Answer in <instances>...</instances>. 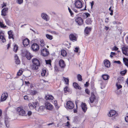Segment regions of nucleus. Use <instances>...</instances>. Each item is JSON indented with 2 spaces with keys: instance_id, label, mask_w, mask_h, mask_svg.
<instances>
[{
  "instance_id": "obj_1",
  "label": "nucleus",
  "mask_w": 128,
  "mask_h": 128,
  "mask_svg": "<svg viewBox=\"0 0 128 128\" xmlns=\"http://www.w3.org/2000/svg\"><path fill=\"white\" fill-rule=\"evenodd\" d=\"M28 106H25L24 107L20 106L17 108L16 110L17 113L19 115L22 116H26L27 115L26 112L28 111Z\"/></svg>"
},
{
  "instance_id": "obj_2",
  "label": "nucleus",
  "mask_w": 128,
  "mask_h": 128,
  "mask_svg": "<svg viewBox=\"0 0 128 128\" xmlns=\"http://www.w3.org/2000/svg\"><path fill=\"white\" fill-rule=\"evenodd\" d=\"M33 64L31 66L32 68L34 70H37L40 66V63L39 60L37 59L34 58L32 60Z\"/></svg>"
},
{
  "instance_id": "obj_3",
  "label": "nucleus",
  "mask_w": 128,
  "mask_h": 128,
  "mask_svg": "<svg viewBox=\"0 0 128 128\" xmlns=\"http://www.w3.org/2000/svg\"><path fill=\"white\" fill-rule=\"evenodd\" d=\"M91 89L92 91L91 92V96L90 98V100L91 103H92L96 99L95 95L96 93V89L94 87H93V88H92Z\"/></svg>"
},
{
  "instance_id": "obj_4",
  "label": "nucleus",
  "mask_w": 128,
  "mask_h": 128,
  "mask_svg": "<svg viewBox=\"0 0 128 128\" xmlns=\"http://www.w3.org/2000/svg\"><path fill=\"white\" fill-rule=\"evenodd\" d=\"M74 4L75 7L78 8H81L82 7V0H75Z\"/></svg>"
},
{
  "instance_id": "obj_5",
  "label": "nucleus",
  "mask_w": 128,
  "mask_h": 128,
  "mask_svg": "<svg viewBox=\"0 0 128 128\" xmlns=\"http://www.w3.org/2000/svg\"><path fill=\"white\" fill-rule=\"evenodd\" d=\"M41 54L44 56H48L49 54L48 50L46 48L41 50Z\"/></svg>"
},
{
  "instance_id": "obj_6",
  "label": "nucleus",
  "mask_w": 128,
  "mask_h": 128,
  "mask_svg": "<svg viewBox=\"0 0 128 128\" xmlns=\"http://www.w3.org/2000/svg\"><path fill=\"white\" fill-rule=\"evenodd\" d=\"M31 48L33 51L37 52L39 50L40 47L37 43H34L32 44Z\"/></svg>"
},
{
  "instance_id": "obj_7",
  "label": "nucleus",
  "mask_w": 128,
  "mask_h": 128,
  "mask_svg": "<svg viewBox=\"0 0 128 128\" xmlns=\"http://www.w3.org/2000/svg\"><path fill=\"white\" fill-rule=\"evenodd\" d=\"M8 96V94L6 92H4L2 94L1 96L0 101L4 102L5 101Z\"/></svg>"
},
{
  "instance_id": "obj_8",
  "label": "nucleus",
  "mask_w": 128,
  "mask_h": 128,
  "mask_svg": "<svg viewBox=\"0 0 128 128\" xmlns=\"http://www.w3.org/2000/svg\"><path fill=\"white\" fill-rule=\"evenodd\" d=\"M8 38L9 39H12L13 40L14 39V33L12 30H10L8 32Z\"/></svg>"
},
{
  "instance_id": "obj_9",
  "label": "nucleus",
  "mask_w": 128,
  "mask_h": 128,
  "mask_svg": "<svg viewBox=\"0 0 128 128\" xmlns=\"http://www.w3.org/2000/svg\"><path fill=\"white\" fill-rule=\"evenodd\" d=\"M76 21L79 25H81L83 23V20L80 17H77L76 18Z\"/></svg>"
},
{
  "instance_id": "obj_10",
  "label": "nucleus",
  "mask_w": 128,
  "mask_h": 128,
  "mask_svg": "<svg viewBox=\"0 0 128 128\" xmlns=\"http://www.w3.org/2000/svg\"><path fill=\"white\" fill-rule=\"evenodd\" d=\"M30 42V40L28 38H26L23 40V44L24 47H26L29 44Z\"/></svg>"
},
{
  "instance_id": "obj_11",
  "label": "nucleus",
  "mask_w": 128,
  "mask_h": 128,
  "mask_svg": "<svg viewBox=\"0 0 128 128\" xmlns=\"http://www.w3.org/2000/svg\"><path fill=\"white\" fill-rule=\"evenodd\" d=\"M69 38L70 40L73 42L76 41L77 40V38L74 34H71L69 36Z\"/></svg>"
},
{
  "instance_id": "obj_12",
  "label": "nucleus",
  "mask_w": 128,
  "mask_h": 128,
  "mask_svg": "<svg viewBox=\"0 0 128 128\" xmlns=\"http://www.w3.org/2000/svg\"><path fill=\"white\" fill-rule=\"evenodd\" d=\"M8 8H5L3 9L1 11V15L4 16L6 15V13L8 12Z\"/></svg>"
},
{
  "instance_id": "obj_13",
  "label": "nucleus",
  "mask_w": 128,
  "mask_h": 128,
  "mask_svg": "<svg viewBox=\"0 0 128 128\" xmlns=\"http://www.w3.org/2000/svg\"><path fill=\"white\" fill-rule=\"evenodd\" d=\"M92 28L86 27L84 30V32L86 34H89L92 30Z\"/></svg>"
},
{
  "instance_id": "obj_14",
  "label": "nucleus",
  "mask_w": 128,
  "mask_h": 128,
  "mask_svg": "<svg viewBox=\"0 0 128 128\" xmlns=\"http://www.w3.org/2000/svg\"><path fill=\"white\" fill-rule=\"evenodd\" d=\"M122 50L123 54L128 56V54H127V52L128 51V48L127 47H123L122 48Z\"/></svg>"
},
{
  "instance_id": "obj_15",
  "label": "nucleus",
  "mask_w": 128,
  "mask_h": 128,
  "mask_svg": "<svg viewBox=\"0 0 128 128\" xmlns=\"http://www.w3.org/2000/svg\"><path fill=\"white\" fill-rule=\"evenodd\" d=\"M9 119L8 118H7V117H6L5 118L4 123L6 126L7 128H8L9 126Z\"/></svg>"
},
{
  "instance_id": "obj_16",
  "label": "nucleus",
  "mask_w": 128,
  "mask_h": 128,
  "mask_svg": "<svg viewBox=\"0 0 128 128\" xmlns=\"http://www.w3.org/2000/svg\"><path fill=\"white\" fill-rule=\"evenodd\" d=\"M42 18L46 21L49 20V18L48 16L46 14L42 13Z\"/></svg>"
},
{
  "instance_id": "obj_17",
  "label": "nucleus",
  "mask_w": 128,
  "mask_h": 128,
  "mask_svg": "<svg viewBox=\"0 0 128 128\" xmlns=\"http://www.w3.org/2000/svg\"><path fill=\"white\" fill-rule=\"evenodd\" d=\"M25 56L28 60H30L32 57V56L30 52H27L26 53Z\"/></svg>"
},
{
  "instance_id": "obj_18",
  "label": "nucleus",
  "mask_w": 128,
  "mask_h": 128,
  "mask_svg": "<svg viewBox=\"0 0 128 128\" xmlns=\"http://www.w3.org/2000/svg\"><path fill=\"white\" fill-rule=\"evenodd\" d=\"M104 66L107 68L110 67V63L109 61L107 60H106L104 61Z\"/></svg>"
},
{
  "instance_id": "obj_19",
  "label": "nucleus",
  "mask_w": 128,
  "mask_h": 128,
  "mask_svg": "<svg viewBox=\"0 0 128 128\" xmlns=\"http://www.w3.org/2000/svg\"><path fill=\"white\" fill-rule=\"evenodd\" d=\"M45 99L46 100H52L54 98V97L53 96L51 95H46L45 96Z\"/></svg>"
},
{
  "instance_id": "obj_20",
  "label": "nucleus",
  "mask_w": 128,
  "mask_h": 128,
  "mask_svg": "<svg viewBox=\"0 0 128 128\" xmlns=\"http://www.w3.org/2000/svg\"><path fill=\"white\" fill-rule=\"evenodd\" d=\"M59 64L62 68H63L64 67V61L62 59L60 60L59 62Z\"/></svg>"
},
{
  "instance_id": "obj_21",
  "label": "nucleus",
  "mask_w": 128,
  "mask_h": 128,
  "mask_svg": "<svg viewBox=\"0 0 128 128\" xmlns=\"http://www.w3.org/2000/svg\"><path fill=\"white\" fill-rule=\"evenodd\" d=\"M4 19L6 24L8 26H10L11 24L10 21L6 17H4Z\"/></svg>"
},
{
  "instance_id": "obj_22",
  "label": "nucleus",
  "mask_w": 128,
  "mask_h": 128,
  "mask_svg": "<svg viewBox=\"0 0 128 128\" xmlns=\"http://www.w3.org/2000/svg\"><path fill=\"white\" fill-rule=\"evenodd\" d=\"M116 113V112L114 110H110L108 114V116H112L114 115Z\"/></svg>"
},
{
  "instance_id": "obj_23",
  "label": "nucleus",
  "mask_w": 128,
  "mask_h": 128,
  "mask_svg": "<svg viewBox=\"0 0 128 128\" xmlns=\"http://www.w3.org/2000/svg\"><path fill=\"white\" fill-rule=\"evenodd\" d=\"M71 90L68 86H66L64 88V93H71Z\"/></svg>"
},
{
  "instance_id": "obj_24",
  "label": "nucleus",
  "mask_w": 128,
  "mask_h": 128,
  "mask_svg": "<svg viewBox=\"0 0 128 128\" xmlns=\"http://www.w3.org/2000/svg\"><path fill=\"white\" fill-rule=\"evenodd\" d=\"M92 22V20L90 18L86 19V24L88 25L91 24Z\"/></svg>"
},
{
  "instance_id": "obj_25",
  "label": "nucleus",
  "mask_w": 128,
  "mask_h": 128,
  "mask_svg": "<svg viewBox=\"0 0 128 128\" xmlns=\"http://www.w3.org/2000/svg\"><path fill=\"white\" fill-rule=\"evenodd\" d=\"M73 86L74 88L76 89L81 90V88L78 85V84L76 82H74L73 84Z\"/></svg>"
},
{
  "instance_id": "obj_26",
  "label": "nucleus",
  "mask_w": 128,
  "mask_h": 128,
  "mask_svg": "<svg viewBox=\"0 0 128 128\" xmlns=\"http://www.w3.org/2000/svg\"><path fill=\"white\" fill-rule=\"evenodd\" d=\"M45 107L46 109L49 110H52L53 106L52 104H45Z\"/></svg>"
},
{
  "instance_id": "obj_27",
  "label": "nucleus",
  "mask_w": 128,
  "mask_h": 128,
  "mask_svg": "<svg viewBox=\"0 0 128 128\" xmlns=\"http://www.w3.org/2000/svg\"><path fill=\"white\" fill-rule=\"evenodd\" d=\"M102 77L104 80H106L109 79L110 76L107 74H104L102 76Z\"/></svg>"
},
{
  "instance_id": "obj_28",
  "label": "nucleus",
  "mask_w": 128,
  "mask_h": 128,
  "mask_svg": "<svg viewBox=\"0 0 128 128\" xmlns=\"http://www.w3.org/2000/svg\"><path fill=\"white\" fill-rule=\"evenodd\" d=\"M81 106L82 107L83 112H85L87 110V108L86 107V104H81Z\"/></svg>"
},
{
  "instance_id": "obj_29",
  "label": "nucleus",
  "mask_w": 128,
  "mask_h": 128,
  "mask_svg": "<svg viewBox=\"0 0 128 128\" xmlns=\"http://www.w3.org/2000/svg\"><path fill=\"white\" fill-rule=\"evenodd\" d=\"M46 70H45L43 69L41 72V75L42 76H47L48 74L47 72H46Z\"/></svg>"
},
{
  "instance_id": "obj_30",
  "label": "nucleus",
  "mask_w": 128,
  "mask_h": 128,
  "mask_svg": "<svg viewBox=\"0 0 128 128\" xmlns=\"http://www.w3.org/2000/svg\"><path fill=\"white\" fill-rule=\"evenodd\" d=\"M123 60L124 64L128 67V58H124L123 59Z\"/></svg>"
},
{
  "instance_id": "obj_31",
  "label": "nucleus",
  "mask_w": 128,
  "mask_h": 128,
  "mask_svg": "<svg viewBox=\"0 0 128 128\" xmlns=\"http://www.w3.org/2000/svg\"><path fill=\"white\" fill-rule=\"evenodd\" d=\"M90 16V14L88 12L84 13L82 15V17H84V18H86Z\"/></svg>"
},
{
  "instance_id": "obj_32",
  "label": "nucleus",
  "mask_w": 128,
  "mask_h": 128,
  "mask_svg": "<svg viewBox=\"0 0 128 128\" xmlns=\"http://www.w3.org/2000/svg\"><path fill=\"white\" fill-rule=\"evenodd\" d=\"M0 39L1 40V41H2V42L4 43L6 42V40L4 36H0Z\"/></svg>"
},
{
  "instance_id": "obj_33",
  "label": "nucleus",
  "mask_w": 128,
  "mask_h": 128,
  "mask_svg": "<svg viewBox=\"0 0 128 128\" xmlns=\"http://www.w3.org/2000/svg\"><path fill=\"white\" fill-rule=\"evenodd\" d=\"M66 107L70 109L73 108L74 107V104H66Z\"/></svg>"
},
{
  "instance_id": "obj_34",
  "label": "nucleus",
  "mask_w": 128,
  "mask_h": 128,
  "mask_svg": "<svg viewBox=\"0 0 128 128\" xmlns=\"http://www.w3.org/2000/svg\"><path fill=\"white\" fill-rule=\"evenodd\" d=\"M0 27L1 28H4L6 27V26L4 25L3 24V22L0 21Z\"/></svg>"
},
{
  "instance_id": "obj_35",
  "label": "nucleus",
  "mask_w": 128,
  "mask_h": 128,
  "mask_svg": "<svg viewBox=\"0 0 128 128\" xmlns=\"http://www.w3.org/2000/svg\"><path fill=\"white\" fill-rule=\"evenodd\" d=\"M40 46L42 47H43L45 45V42L44 40H41L40 41Z\"/></svg>"
},
{
  "instance_id": "obj_36",
  "label": "nucleus",
  "mask_w": 128,
  "mask_h": 128,
  "mask_svg": "<svg viewBox=\"0 0 128 128\" xmlns=\"http://www.w3.org/2000/svg\"><path fill=\"white\" fill-rule=\"evenodd\" d=\"M46 37L50 40H52L53 38L52 36L48 34H46Z\"/></svg>"
},
{
  "instance_id": "obj_37",
  "label": "nucleus",
  "mask_w": 128,
  "mask_h": 128,
  "mask_svg": "<svg viewBox=\"0 0 128 128\" xmlns=\"http://www.w3.org/2000/svg\"><path fill=\"white\" fill-rule=\"evenodd\" d=\"M18 46L16 44H15L14 46V50L15 52H16L18 50Z\"/></svg>"
},
{
  "instance_id": "obj_38",
  "label": "nucleus",
  "mask_w": 128,
  "mask_h": 128,
  "mask_svg": "<svg viewBox=\"0 0 128 128\" xmlns=\"http://www.w3.org/2000/svg\"><path fill=\"white\" fill-rule=\"evenodd\" d=\"M34 105H35L34 107V109L35 110L38 111H39V107L40 106L38 105V104H33Z\"/></svg>"
},
{
  "instance_id": "obj_39",
  "label": "nucleus",
  "mask_w": 128,
  "mask_h": 128,
  "mask_svg": "<svg viewBox=\"0 0 128 128\" xmlns=\"http://www.w3.org/2000/svg\"><path fill=\"white\" fill-rule=\"evenodd\" d=\"M64 82H65L66 84L67 85L69 84V80L68 78H64Z\"/></svg>"
},
{
  "instance_id": "obj_40",
  "label": "nucleus",
  "mask_w": 128,
  "mask_h": 128,
  "mask_svg": "<svg viewBox=\"0 0 128 128\" xmlns=\"http://www.w3.org/2000/svg\"><path fill=\"white\" fill-rule=\"evenodd\" d=\"M77 78L79 81H82V76L80 74H78V75Z\"/></svg>"
},
{
  "instance_id": "obj_41",
  "label": "nucleus",
  "mask_w": 128,
  "mask_h": 128,
  "mask_svg": "<svg viewBox=\"0 0 128 128\" xmlns=\"http://www.w3.org/2000/svg\"><path fill=\"white\" fill-rule=\"evenodd\" d=\"M116 86L117 87L118 90L121 88L122 87L121 85L119 84L118 83H116Z\"/></svg>"
},
{
  "instance_id": "obj_42",
  "label": "nucleus",
  "mask_w": 128,
  "mask_h": 128,
  "mask_svg": "<svg viewBox=\"0 0 128 128\" xmlns=\"http://www.w3.org/2000/svg\"><path fill=\"white\" fill-rule=\"evenodd\" d=\"M127 70H125L124 71H121L120 72V74L122 76L124 75L127 72Z\"/></svg>"
},
{
  "instance_id": "obj_43",
  "label": "nucleus",
  "mask_w": 128,
  "mask_h": 128,
  "mask_svg": "<svg viewBox=\"0 0 128 128\" xmlns=\"http://www.w3.org/2000/svg\"><path fill=\"white\" fill-rule=\"evenodd\" d=\"M35 105L33 104H28V106L31 110H33L34 109Z\"/></svg>"
},
{
  "instance_id": "obj_44",
  "label": "nucleus",
  "mask_w": 128,
  "mask_h": 128,
  "mask_svg": "<svg viewBox=\"0 0 128 128\" xmlns=\"http://www.w3.org/2000/svg\"><path fill=\"white\" fill-rule=\"evenodd\" d=\"M22 70H19L17 72V76H20L22 74Z\"/></svg>"
},
{
  "instance_id": "obj_45",
  "label": "nucleus",
  "mask_w": 128,
  "mask_h": 128,
  "mask_svg": "<svg viewBox=\"0 0 128 128\" xmlns=\"http://www.w3.org/2000/svg\"><path fill=\"white\" fill-rule=\"evenodd\" d=\"M16 2L17 3L19 4H22L23 2V0H16Z\"/></svg>"
},
{
  "instance_id": "obj_46",
  "label": "nucleus",
  "mask_w": 128,
  "mask_h": 128,
  "mask_svg": "<svg viewBox=\"0 0 128 128\" xmlns=\"http://www.w3.org/2000/svg\"><path fill=\"white\" fill-rule=\"evenodd\" d=\"M46 63L47 64H49L50 65H51V60H46Z\"/></svg>"
},
{
  "instance_id": "obj_47",
  "label": "nucleus",
  "mask_w": 128,
  "mask_h": 128,
  "mask_svg": "<svg viewBox=\"0 0 128 128\" xmlns=\"http://www.w3.org/2000/svg\"><path fill=\"white\" fill-rule=\"evenodd\" d=\"M68 9L69 10V12L71 16H74V14L72 12V11L71 9L69 7L68 8Z\"/></svg>"
},
{
  "instance_id": "obj_48",
  "label": "nucleus",
  "mask_w": 128,
  "mask_h": 128,
  "mask_svg": "<svg viewBox=\"0 0 128 128\" xmlns=\"http://www.w3.org/2000/svg\"><path fill=\"white\" fill-rule=\"evenodd\" d=\"M37 92L35 90H32L30 92V94L33 95H35L36 94Z\"/></svg>"
},
{
  "instance_id": "obj_49",
  "label": "nucleus",
  "mask_w": 128,
  "mask_h": 128,
  "mask_svg": "<svg viewBox=\"0 0 128 128\" xmlns=\"http://www.w3.org/2000/svg\"><path fill=\"white\" fill-rule=\"evenodd\" d=\"M39 111H42L45 108V107L44 106H41L39 107Z\"/></svg>"
},
{
  "instance_id": "obj_50",
  "label": "nucleus",
  "mask_w": 128,
  "mask_h": 128,
  "mask_svg": "<svg viewBox=\"0 0 128 128\" xmlns=\"http://www.w3.org/2000/svg\"><path fill=\"white\" fill-rule=\"evenodd\" d=\"M110 54H111L110 55V56L111 58L112 57L114 56L116 54L115 53L112 52H111Z\"/></svg>"
},
{
  "instance_id": "obj_51",
  "label": "nucleus",
  "mask_w": 128,
  "mask_h": 128,
  "mask_svg": "<svg viewBox=\"0 0 128 128\" xmlns=\"http://www.w3.org/2000/svg\"><path fill=\"white\" fill-rule=\"evenodd\" d=\"M114 63H117L119 64H121V62L119 60L114 61Z\"/></svg>"
},
{
  "instance_id": "obj_52",
  "label": "nucleus",
  "mask_w": 128,
  "mask_h": 128,
  "mask_svg": "<svg viewBox=\"0 0 128 128\" xmlns=\"http://www.w3.org/2000/svg\"><path fill=\"white\" fill-rule=\"evenodd\" d=\"M87 94H89L90 93V91L88 89H86L85 90Z\"/></svg>"
},
{
  "instance_id": "obj_53",
  "label": "nucleus",
  "mask_w": 128,
  "mask_h": 128,
  "mask_svg": "<svg viewBox=\"0 0 128 128\" xmlns=\"http://www.w3.org/2000/svg\"><path fill=\"white\" fill-rule=\"evenodd\" d=\"M66 104H74V102L72 101H68L67 102Z\"/></svg>"
},
{
  "instance_id": "obj_54",
  "label": "nucleus",
  "mask_w": 128,
  "mask_h": 128,
  "mask_svg": "<svg viewBox=\"0 0 128 128\" xmlns=\"http://www.w3.org/2000/svg\"><path fill=\"white\" fill-rule=\"evenodd\" d=\"M15 62L17 64H19L20 63V61L19 59L15 60Z\"/></svg>"
},
{
  "instance_id": "obj_55",
  "label": "nucleus",
  "mask_w": 128,
  "mask_h": 128,
  "mask_svg": "<svg viewBox=\"0 0 128 128\" xmlns=\"http://www.w3.org/2000/svg\"><path fill=\"white\" fill-rule=\"evenodd\" d=\"M25 84L27 86H28L29 84H30V83L29 81H25Z\"/></svg>"
},
{
  "instance_id": "obj_56",
  "label": "nucleus",
  "mask_w": 128,
  "mask_h": 128,
  "mask_svg": "<svg viewBox=\"0 0 128 128\" xmlns=\"http://www.w3.org/2000/svg\"><path fill=\"white\" fill-rule=\"evenodd\" d=\"M77 104H76V109L74 108V113H76L77 112Z\"/></svg>"
},
{
  "instance_id": "obj_57",
  "label": "nucleus",
  "mask_w": 128,
  "mask_h": 128,
  "mask_svg": "<svg viewBox=\"0 0 128 128\" xmlns=\"http://www.w3.org/2000/svg\"><path fill=\"white\" fill-rule=\"evenodd\" d=\"M94 82L93 81H92L90 82V86H92V88H93L94 86Z\"/></svg>"
},
{
  "instance_id": "obj_58",
  "label": "nucleus",
  "mask_w": 128,
  "mask_h": 128,
  "mask_svg": "<svg viewBox=\"0 0 128 128\" xmlns=\"http://www.w3.org/2000/svg\"><path fill=\"white\" fill-rule=\"evenodd\" d=\"M61 55L63 56H64V50H61Z\"/></svg>"
},
{
  "instance_id": "obj_59",
  "label": "nucleus",
  "mask_w": 128,
  "mask_h": 128,
  "mask_svg": "<svg viewBox=\"0 0 128 128\" xmlns=\"http://www.w3.org/2000/svg\"><path fill=\"white\" fill-rule=\"evenodd\" d=\"M10 45H11V43L10 42H9L8 44L7 45V48L8 49L9 48H10Z\"/></svg>"
},
{
  "instance_id": "obj_60",
  "label": "nucleus",
  "mask_w": 128,
  "mask_h": 128,
  "mask_svg": "<svg viewBox=\"0 0 128 128\" xmlns=\"http://www.w3.org/2000/svg\"><path fill=\"white\" fill-rule=\"evenodd\" d=\"M109 22V20L108 18H106L105 19V22L106 23H108Z\"/></svg>"
},
{
  "instance_id": "obj_61",
  "label": "nucleus",
  "mask_w": 128,
  "mask_h": 128,
  "mask_svg": "<svg viewBox=\"0 0 128 128\" xmlns=\"http://www.w3.org/2000/svg\"><path fill=\"white\" fill-rule=\"evenodd\" d=\"M89 84L88 82H86V83L84 84V86L85 87H87L88 86Z\"/></svg>"
},
{
  "instance_id": "obj_62",
  "label": "nucleus",
  "mask_w": 128,
  "mask_h": 128,
  "mask_svg": "<svg viewBox=\"0 0 128 128\" xmlns=\"http://www.w3.org/2000/svg\"><path fill=\"white\" fill-rule=\"evenodd\" d=\"M32 112L31 111H28L27 113V114L28 116H30L32 114Z\"/></svg>"
},
{
  "instance_id": "obj_63",
  "label": "nucleus",
  "mask_w": 128,
  "mask_h": 128,
  "mask_svg": "<svg viewBox=\"0 0 128 128\" xmlns=\"http://www.w3.org/2000/svg\"><path fill=\"white\" fill-rule=\"evenodd\" d=\"M113 50H118V48L116 46H114L113 48Z\"/></svg>"
},
{
  "instance_id": "obj_64",
  "label": "nucleus",
  "mask_w": 128,
  "mask_h": 128,
  "mask_svg": "<svg viewBox=\"0 0 128 128\" xmlns=\"http://www.w3.org/2000/svg\"><path fill=\"white\" fill-rule=\"evenodd\" d=\"M125 121L126 122H128V116H126L125 118Z\"/></svg>"
}]
</instances>
